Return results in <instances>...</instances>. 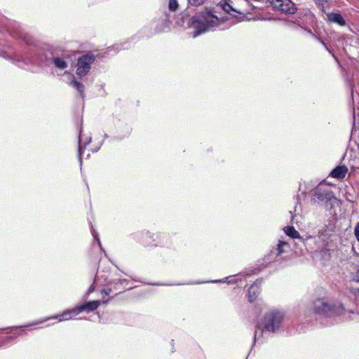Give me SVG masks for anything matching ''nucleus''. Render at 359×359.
I'll return each mask as SVG.
<instances>
[{
	"label": "nucleus",
	"mask_w": 359,
	"mask_h": 359,
	"mask_svg": "<svg viewBox=\"0 0 359 359\" xmlns=\"http://www.w3.org/2000/svg\"><path fill=\"white\" fill-rule=\"evenodd\" d=\"M219 22V18L210 12H205L200 19L193 18L191 27L194 29V32L192 36L195 38L204 32L210 31L217 27Z\"/></svg>",
	"instance_id": "obj_1"
},
{
	"label": "nucleus",
	"mask_w": 359,
	"mask_h": 359,
	"mask_svg": "<svg viewBox=\"0 0 359 359\" xmlns=\"http://www.w3.org/2000/svg\"><path fill=\"white\" fill-rule=\"evenodd\" d=\"M283 318L284 314L280 311L273 310L267 313L264 316L262 323H259L257 325L254 340L256 341L258 339V329L262 332L264 331L275 332L279 329Z\"/></svg>",
	"instance_id": "obj_2"
},
{
	"label": "nucleus",
	"mask_w": 359,
	"mask_h": 359,
	"mask_svg": "<svg viewBox=\"0 0 359 359\" xmlns=\"http://www.w3.org/2000/svg\"><path fill=\"white\" fill-rule=\"evenodd\" d=\"M316 313L326 316H339L344 312V307L339 302L318 299L313 303Z\"/></svg>",
	"instance_id": "obj_3"
},
{
	"label": "nucleus",
	"mask_w": 359,
	"mask_h": 359,
	"mask_svg": "<svg viewBox=\"0 0 359 359\" xmlns=\"http://www.w3.org/2000/svg\"><path fill=\"white\" fill-rule=\"evenodd\" d=\"M95 57L93 55H83L78 59L76 74L83 77L87 74L90 69V65L94 62Z\"/></svg>",
	"instance_id": "obj_4"
},
{
	"label": "nucleus",
	"mask_w": 359,
	"mask_h": 359,
	"mask_svg": "<svg viewBox=\"0 0 359 359\" xmlns=\"http://www.w3.org/2000/svg\"><path fill=\"white\" fill-rule=\"evenodd\" d=\"M273 7L282 13L293 14L297 11L295 4L290 0H268Z\"/></svg>",
	"instance_id": "obj_5"
},
{
	"label": "nucleus",
	"mask_w": 359,
	"mask_h": 359,
	"mask_svg": "<svg viewBox=\"0 0 359 359\" xmlns=\"http://www.w3.org/2000/svg\"><path fill=\"white\" fill-rule=\"evenodd\" d=\"M51 61L56 68L64 70L67 68L68 63L72 61V59L69 52L65 51L60 55L53 56Z\"/></svg>",
	"instance_id": "obj_6"
},
{
	"label": "nucleus",
	"mask_w": 359,
	"mask_h": 359,
	"mask_svg": "<svg viewBox=\"0 0 359 359\" xmlns=\"http://www.w3.org/2000/svg\"><path fill=\"white\" fill-rule=\"evenodd\" d=\"M100 305V301H91L81 306H76L73 309L74 315H77L79 313L86 311L87 312L93 311Z\"/></svg>",
	"instance_id": "obj_7"
},
{
	"label": "nucleus",
	"mask_w": 359,
	"mask_h": 359,
	"mask_svg": "<svg viewBox=\"0 0 359 359\" xmlns=\"http://www.w3.org/2000/svg\"><path fill=\"white\" fill-rule=\"evenodd\" d=\"M90 142L91 137L86 135L83 133V131L81 130L79 137V158L81 163L83 151Z\"/></svg>",
	"instance_id": "obj_8"
},
{
	"label": "nucleus",
	"mask_w": 359,
	"mask_h": 359,
	"mask_svg": "<svg viewBox=\"0 0 359 359\" xmlns=\"http://www.w3.org/2000/svg\"><path fill=\"white\" fill-rule=\"evenodd\" d=\"M327 20L330 22L337 24L340 26H344L346 21L340 13H329L327 14Z\"/></svg>",
	"instance_id": "obj_9"
},
{
	"label": "nucleus",
	"mask_w": 359,
	"mask_h": 359,
	"mask_svg": "<svg viewBox=\"0 0 359 359\" xmlns=\"http://www.w3.org/2000/svg\"><path fill=\"white\" fill-rule=\"evenodd\" d=\"M348 172V168L346 165H339L336 167L330 173V175L337 179H343L345 177Z\"/></svg>",
	"instance_id": "obj_10"
},
{
	"label": "nucleus",
	"mask_w": 359,
	"mask_h": 359,
	"mask_svg": "<svg viewBox=\"0 0 359 359\" xmlns=\"http://www.w3.org/2000/svg\"><path fill=\"white\" fill-rule=\"evenodd\" d=\"M261 284L260 282H255L254 284H252L249 290H248V300L250 302H252L256 297H257L258 294L259 293V285Z\"/></svg>",
	"instance_id": "obj_11"
},
{
	"label": "nucleus",
	"mask_w": 359,
	"mask_h": 359,
	"mask_svg": "<svg viewBox=\"0 0 359 359\" xmlns=\"http://www.w3.org/2000/svg\"><path fill=\"white\" fill-rule=\"evenodd\" d=\"M73 309L67 310L64 311L61 315L55 316L51 318L58 319L59 321L67 320L74 316Z\"/></svg>",
	"instance_id": "obj_12"
},
{
	"label": "nucleus",
	"mask_w": 359,
	"mask_h": 359,
	"mask_svg": "<svg viewBox=\"0 0 359 359\" xmlns=\"http://www.w3.org/2000/svg\"><path fill=\"white\" fill-rule=\"evenodd\" d=\"M285 233L292 238H300L299 233L293 226L284 228Z\"/></svg>",
	"instance_id": "obj_13"
},
{
	"label": "nucleus",
	"mask_w": 359,
	"mask_h": 359,
	"mask_svg": "<svg viewBox=\"0 0 359 359\" xmlns=\"http://www.w3.org/2000/svg\"><path fill=\"white\" fill-rule=\"evenodd\" d=\"M289 248V245L287 243L284 241H279V243L278 244L276 250H275V254L276 256L280 255L285 251V248Z\"/></svg>",
	"instance_id": "obj_14"
},
{
	"label": "nucleus",
	"mask_w": 359,
	"mask_h": 359,
	"mask_svg": "<svg viewBox=\"0 0 359 359\" xmlns=\"http://www.w3.org/2000/svg\"><path fill=\"white\" fill-rule=\"evenodd\" d=\"M69 84L75 88L81 94V96L83 97V86L81 83L72 80Z\"/></svg>",
	"instance_id": "obj_15"
},
{
	"label": "nucleus",
	"mask_w": 359,
	"mask_h": 359,
	"mask_svg": "<svg viewBox=\"0 0 359 359\" xmlns=\"http://www.w3.org/2000/svg\"><path fill=\"white\" fill-rule=\"evenodd\" d=\"M221 6L223 10L228 13H230L231 11H236L235 9L232 8V6L229 4V2H227V0H225L224 3L222 4Z\"/></svg>",
	"instance_id": "obj_16"
},
{
	"label": "nucleus",
	"mask_w": 359,
	"mask_h": 359,
	"mask_svg": "<svg viewBox=\"0 0 359 359\" xmlns=\"http://www.w3.org/2000/svg\"><path fill=\"white\" fill-rule=\"evenodd\" d=\"M168 8L171 11H175L178 8V3L177 0H170Z\"/></svg>",
	"instance_id": "obj_17"
},
{
	"label": "nucleus",
	"mask_w": 359,
	"mask_h": 359,
	"mask_svg": "<svg viewBox=\"0 0 359 359\" xmlns=\"http://www.w3.org/2000/svg\"><path fill=\"white\" fill-rule=\"evenodd\" d=\"M354 234L357 239V241L359 242V223H357L354 229Z\"/></svg>",
	"instance_id": "obj_18"
},
{
	"label": "nucleus",
	"mask_w": 359,
	"mask_h": 359,
	"mask_svg": "<svg viewBox=\"0 0 359 359\" xmlns=\"http://www.w3.org/2000/svg\"><path fill=\"white\" fill-rule=\"evenodd\" d=\"M111 292V289H104L102 290V294L104 296H107Z\"/></svg>",
	"instance_id": "obj_19"
},
{
	"label": "nucleus",
	"mask_w": 359,
	"mask_h": 359,
	"mask_svg": "<svg viewBox=\"0 0 359 359\" xmlns=\"http://www.w3.org/2000/svg\"><path fill=\"white\" fill-rule=\"evenodd\" d=\"M353 280L355 282L359 283V270L356 272L355 275L354 276Z\"/></svg>",
	"instance_id": "obj_20"
},
{
	"label": "nucleus",
	"mask_w": 359,
	"mask_h": 359,
	"mask_svg": "<svg viewBox=\"0 0 359 359\" xmlns=\"http://www.w3.org/2000/svg\"><path fill=\"white\" fill-rule=\"evenodd\" d=\"M94 290H95V287H94V286L92 285L89 287V289L88 290V292H87V293H88V294H90V293L93 292L94 291Z\"/></svg>",
	"instance_id": "obj_21"
},
{
	"label": "nucleus",
	"mask_w": 359,
	"mask_h": 359,
	"mask_svg": "<svg viewBox=\"0 0 359 359\" xmlns=\"http://www.w3.org/2000/svg\"><path fill=\"white\" fill-rule=\"evenodd\" d=\"M319 2H320L321 5L323 6L325 2L327 1V0H318Z\"/></svg>",
	"instance_id": "obj_22"
},
{
	"label": "nucleus",
	"mask_w": 359,
	"mask_h": 359,
	"mask_svg": "<svg viewBox=\"0 0 359 359\" xmlns=\"http://www.w3.org/2000/svg\"><path fill=\"white\" fill-rule=\"evenodd\" d=\"M355 294L359 296V288L356 290Z\"/></svg>",
	"instance_id": "obj_23"
},
{
	"label": "nucleus",
	"mask_w": 359,
	"mask_h": 359,
	"mask_svg": "<svg viewBox=\"0 0 359 359\" xmlns=\"http://www.w3.org/2000/svg\"><path fill=\"white\" fill-rule=\"evenodd\" d=\"M214 282H215V283H217V282H222V280H215Z\"/></svg>",
	"instance_id": "obj_24"
},
{
	"label": "nucleus",
	"mask_w": 359,
	"mask_h": 359,
	"mask_svg": "<svg viewBox=\"0 0 359 359\" xmlns=\"http://www.w3.org/2000/svg\"><path fill=\"white\" fill-rule=\"evenodd\" d=\"M107 302H108V301H103V303H104V304H106V303H107Z\"/></svg>",
	"instance_id": "obj_25"
},
{
	"label": "nucleus",
	"mask_w": 359,
	"mask_h": 359,
	"mask_svg": "<svg viewBox=\"0 0 359 359\" xmlns=\"http://www.w3.org/2000/svg\"><path fill=\"white\" fill-rule=\"evenodd\" d=\"M98 244L100 245V241L97 239Z\"/></svg>",
	"instance_id": "obj_26"
}]
</instances>
